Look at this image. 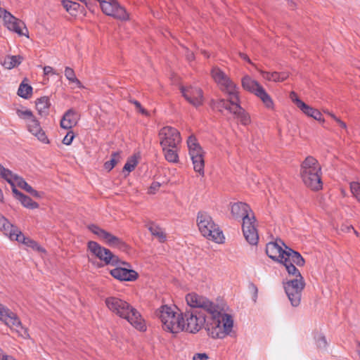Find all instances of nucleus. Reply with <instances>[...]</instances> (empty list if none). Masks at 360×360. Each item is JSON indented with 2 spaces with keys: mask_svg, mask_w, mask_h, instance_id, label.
Returning <instances> with one entry per match:
<instances>
[{
  "mask_svg": "<svg viewBox=\"0 0 360 360\" xmlns=\"http://www.w3.org/2000/svg\"><path fill=\"white\" fill-rule=\"evenodd\" d=\"M186 301L191 307V309L202 310L210 315L206 331L210 338L222 339L231 333L233 327V317L226 313L221 307L195 292L188 293L186 296Z\"/></svg>",
  "mask_w": 360,
  "mask_h": 360,
  "instance_id": "1",
  "label": "nucleus"
},
{
  "mask_svg": "<svg viewBox=\"0 0 360 360\" xmlns=\"http://www.w3.org/2000/svg\"><path fill=\"white\" fill-rule=\"evenodd\" d=\"M105 302L111 312L126 319L136 329L141 331L146 330V325L140 313L127 301L117 297H109L105 299Z\"/></svg>",
  "mask_w": 360,
  "mask_h": 360,
  "instance_id": "2",
  "label": "nucleus"
},
{
  "mask_svg": "<svg viewBox=\"0 0 360 360\" xmlns=\"http://www.w3.org/2000/svg\"><path fill=\"white\" fill-rule=\"evenodd\" d=\"M281 263L284 265L290 276H295L294 278L284 282L283 286L292 306L297 307L300 304L302 292L305 286L304 278L295 266L297 264L290 257L288 259L286 257Z\"/></svg>",
  "mask_w": 360,
  "mask_h": 360,
  "instance_id": "3",
  "label": "nucleus"
},
{
  "mask_svg": "<svg viewBox=\"0 0 360 360\" xmlns=\"http://www.w3.org/2000/svg\"><path fill=\"white\" fill-rule=\"evenodd\" d=\"M300 174L304 184L312 190L322 188L321 167L317 160L308 156L301 165Z\"/></svg>",
  "mask_w": 360,
  "mask_h": 360,
  "instance_id": "4",
  "label": "nucleus"
},
{
  "mask_svg": "<svg viewBox=\"0 0 360 360\" xmlns=\"http://www.w3.org/2000/svg\"><path fill=\"white\" fill-rule=\"evenodd\" d=\"M266 253L271 259L280 263L286 257L288 259L289 257L292 259V262L298 266H302L305 263L304 258L298 252L285 245L281 240L267 243Z\"/></svg>",
  "mask_w": 360,
  "mask_h": 360,
  "instance_id": "5",
  "label": "nucleus"
},
{
  "mask_svg": "<svg viewBox=\"0 0 360 360\" xmlns=\"http://www.w3.org/2000/svg\"><path fill=\"white\" fill-rule=\"evenodd\" d=\"M210 319V315L202 310H186L183 315L181 330H185L190 333H196L206 326Z\"/></svg>",
  "mask_w": 360,
  "mask_h": 360,
  "instance_id": "6",
  "label": "nucleus"
},
{
  "mask_svg": "<svg viewBox=\"0 0 360 360\" xmlns=\"http://www.w3.org/2000/svg\"><path fill=\"white\" fill-rule=\"evenodd\" d=\"M157 315L160 319L165 330L172 333L181 331L183 314L179 312L176 307L163 305L157 312Z\"/></svg>",
  "mask_w": 360,
  "mask_h": 360,
  "instance_id": "7",
  "label": "nucleus"
},
{
  "mask_svg": "<svg viewBox=\"0 0 360 360\" xmlns=\"http://www.w3.org/2000/svg\"><path fill=\"white\" fill-rule=\"evenodd\" d=\"M197 224L200 232L204 237L218 243L223 242L224 235L222 231L214 224L208 213L199 212L197 216Z\"/></svg>",
  "mask_w": 360,
  "mask_h": 360,
  "instance_id": "8",
  "label": "nucleus"
},
{
  "mask_svg": "<svg viewBox=\"0 0 360 360\" xmlns=\"http://www.w3.org/2000/svg\"><path fill=\"white\" fill-rule=\"evenodd\" d=\"M211 75L219 89L229 96V101H236L238 97V86L231 79L217 67L212 68Z\"/></svg>",
  "mask_w": 360,
  "mask_h": 360,
  "instance_id": "9",
  "label": "nucleus"
},
{
  "mask_svg": "<svg viewBox=\"0 0 360 360\" xmlns=\"http://www.w3.org/2000/svg\"><path fill=\"white\" fill-rule=\"evenodd\" d=\"M187 145L194 171L198 172L199 175L203 176L205 174V152L203 149L193 136L188 137L187 140Z\"/></svg>",
  "mask_w": 360,
  "mask_h": 360,
  "instance_id": "10",
  "label": "nucleus"
},
{
  "mask_svg": "<svg viewBox=\"0 0 360 360\" xmlns=\"http://www.w3.org/2000/svg\"><path fill=\"white\" fill-rule=\"evenodd\" d=\"M158 136L160 143L162 148H178L181 140L178 130L169 126L162 127L160 130Z\"/></svg>",
  "mask_w": 360,
  "mask_h": 360,
  "instance_id": "11",
  "label": "nucleus"
},
{
  "mask_svg": "<svg viewBox=\"0 0 360 360\" xmlns=\"http://www.w3.org/2000/svg\"><path fill=\"white\" fill-rule=\"evenodd\" d=\"M0 320L21 335H27V330L22 327L17 315L8 308L1 304Z\"/></svg>",
  "mask_w": 360,
  "mask_h": 360,
  "instance_id": "12",
  "label": "nucleus"
},
{
  "mask_svg": "<svg viewBox=\"0 0 360 360\" xmlns=\"http://www.w3.org/2000/svg\"><path fill=\"white\" fill-rule=\"evenodd\" d=\"M88 249L94 256L103 261L105 264L117 265L120 262L118 257L113 255L110 250L102 247L96 242L89 241L88 243Z\"/></svg>",
  "mask_w": 360,
  "mask_h": 360,
  "instance_id": "13",
  "label": "nucleus"
},
{
  "mask_svg": "<svg viewBox=\"0 0 360 360\" xmlns=\"http://www.w3.org/2000/svg\"><path fill=\"white\" fill-rule=\"evenodd\" d=\"M99 2L101 10L108 15L125 20L129 15L125 9L116 0H96Z\"/></svg>",
  "mask_w": 360,
  "mask_h": 360,
  "instance_id": "14",
  "label": "nucleus"
},
{
  "mask_svg": "<svg viewBox=\"0 0 360 360\" xmlns=\"http://www.w3.org/2000/svg\"><path fill=\"white\" fill-rule=\"evenodd\" d=\"M0 17H3L4 24L8 30L15 32L20 36H27V29L24 22L1 7Z\"/></svg>",
  "mask_w": 360,
  "mask_h": 360,
  "instance_id": "15",
  "label": "nucleus"
},
{
  "mask_svg": "<svg viewBox=\"0 0 360 360\" xmlns=\"http://www.w3.org/2000/svg\"><path fill=\"white\" fill-rule=\"evenodd\" d=\"M89 229L111 247H116L123 250L127 248L126 243L123 242L120 238L98 227L96 225H89Z\"/></svg>",
  "mask_w": 360,
  "mask_h": 360,
  "instance_id": "16",
  "label": "nucleus"
},
{
  "mask_svg": "<svg viewBox=\"0 0 360 360\" xmlns=\"http://www.w3.org/2000/svg\"><path fill=\"white\" fill-rule=\"evenodd\" d=\"M255 221L254 214L246 216L244 217L242 225L244 237L252 245H257L259 240V236L255 224Z\"/></svg>",
  "mask_w": 360,
  "mask_h": 360,
  "instance_id": "17",
  "label": "nucleus"
},
{
  "mask_svg": "<svg viewBox=\"0 0 360 360\" xmlns=\"http://www.w3.org/2000/svg\"><path fill=\"white\" fill-rule=\"evenodd\" d=\"M181 91L185 99L195 107L201 105L203 103L202 91L195 86L181 88Z\"/></svg>",
  "mask_w": 360,
  "mask_h": 360,
  "instance_id": "18",
  "label": "nucleus"
},
{
  "mask_svg": "<svg viewBox=\"0 0 360 360\" xmlns=\"http://www.w3.org/2000/svg\"><path fill=\"white\" fill-rule=\"evenodd\" d=\"M231 213L233 218H241L243 220L244 219L245 217L252 216V214H254L250 206L248 204L242 202H238L231 204Z\"/></svg>",
  "mask_w": 360,
  "mask_h": 360,
  "instance_id": "19",
  "label": "nucleus"
},
{
  "mask_svg": "<svg viewBox=\"0 0 360 360\" xmlns=\"http://www.w3.org/2000/svg\"><path fill=\"white\" fill-rule=\"evenodd\" d=\"M110 274L120 281H131L136 279L138 274L131 269L123 267H117L110 271Z\"/></svg>",
  "mask_w": 360,
  "mask_h": 360,
  "instance_id": "20",
  "label": "nucleus"
},
{
  "mask_svg": "<svg viewBox=\"0 0 360 360\" xmlns=\"http://www.w3.org/2000/svg\"><path fill=\"white\" fill-rule=\"evenodd\" d=\"M79 119V115L73 109L68 110L60 121V127L69 129L75 127Z\"/></svg>",
  "mask_w": 360,
  "mask_h": 360,
  "instance_id": "21",
  "label": "nucleus"
},
{
  "mask_svg": "<svg viewBox=\"0 0 360 360\" xmlns=\"http://www.w3.org/2000/svg\"><path fill=\"white\" fill-rule=\"evenodd\" d=\"M27 128L30 132L34 135L40 141L44 143H49V139L45 132L41 129L39 122L35 117L27 122Z\"/></svg>",
  "mask_w": 360,
  "mask_h": 360,
  "instance_id": "22",
  "label": "nucleus"
},
{
  "mask_svg": "<svg viewBox=\"0 0 360 360\" xmlns=\"http://www.w3.org/2000/svg\"><path fill=\"white\" fill-rule=\"evenodd\" d=\"M230 102L232 103L231 113L234 114L243 124H248L250 122V117L240 105L239 97H237V100L236 101H231Z\"/></svg>",
  "mask_w": 360,
  "mask_h": 360,
  "instance_id": "23",
  "label": "nucleus"
},
{
  "mask_svg": "<svg viewBox=\"0 0 360 360\" xmlns=\"http://www.w3.org/2000/svg\"><path fill=\"white\" fill-rule=\"evenodd\" d=\"M12 191L15 198L18 200L24 207L30 209L38 207L39 205L37 202H34L29 196L24 195L16 188H13Z\"/></svg>",
  "mask_w": 360,
  "mask_h": 360,
  "instance_id": "24",
  "label": "nucleus"
},
{
  "mask_svg": "<svg viewBox=\"0 0 360 360\" xmlns=\"http://www.w3.org/2000/svg\"><path fill=\"white\" fill-rule=\"evenodd\" d=\"M241 85L245 90L254 94L255 95L256 94L257 91L262 86L259 84V82L252 79L249 75H245L242 78Z\"/></svg>",
  "mask_w": 360,
  "mask_h": 360,
  "instance_id": "25",
  "label": "nucleus"
},
{
  "mask_svg": "<svg viewBox=\"0 0 360 360\" xmlns=\"http://www.w3.org/2000/svg\"><path fill=\"white\" fill-rule=\"evenodd\" d=\"M210 105L213 110L223 112L224 110H227L231 112L232 103L230 102L229 98L226 101L224 99H212Z\"/></svg>",
  "mask_w": 360,
  "mask_h": 360,
  "instance_id": "26",
  "label": "nucleus"
},
{
  "mask_svg": "<svg viewBox=\"0 0 360 360\" xmlns=\"http://www.w3.org/2000/svg\"><path fill=\"white\" fill-rule=\"evenodd\" d=\"M255 96L260 98V100L262 101L266 108L269 109L274 108V101L263 86H262L261 88H259V90L257 91Z\"/></svg>",
  "mask_w": 360,
  "mask_h": 360,
  "instance_id": "27",
  "label": "nucleus"
},
{
  "mask_svg": "<svg viewBox=\"0 0 360 360\" xmlns=\"http://www.w3.org/2000/svg\"><path fill=\"white\" fill-rule=\"evenodd\" d=\"M22 60V58L20 56H7L2 64L6 69L11 70L19 65Z\"/></svg>",
  "mask_w": 360,
  "mask_h": 360,
  "instance_id": "28",
  "label": "nucleus"
},
{
  "mask_svg": "<svg viewBox=\"0 0 360 360\" xmlns=\"http://www.w3.org/2000/svg\"><path fill=\"white\" fill-rule=\"evenodd\" d=\"M302 108L301 110L307 116L313 117L314 120L320 121V122H324V120L322 119V115L319 110L317 109H315L307 104L302 105Z\"/></svg>",
  "mask_w": 360,
  "mask_h": 360,
  "instance_id": "29",
  "label": "nucleus"
},
{
  "mask_svg": "<svg viewBox=\"0 0 360 360\" xmlns=\"http://www.w3.org/2000/svg\"><path fill=\"white\" fill-rule=\"evenodd\" d=\"M49 105V98L47 96L41 97L36 101V108L40 115L46 113Z\"/></svg>",
  "mask_w": 360,
  "mask_h": 360,
  "instance_id": "30",
  "label": "nucleus"
},
{
  "mask_svg": "<svg viewBox=\"0 0 360 360\" xmlns=\"http://www.w3.org/2000/svg\"><path fill=\"white\" fill-rule=\"evenodd\" d=\"M0 174L2 178H4L13 188H15V178L17 176V174H13L11 170L4 167L1 165H0Z\"/></svg>",
  "mask_w": 360,
  "mask_h": 360,
  "instance_id": "31",
  "label": "nucleus"
},
{
  "mask_svg": "<svg viewBox=\"0 0 360 360\" xmlns=\"http://www.w3.org/2000/svg\"><path fill=\"white\" fill-rule=\"evenodd\" d=\"M8 236L11 240H16L22 244H25L28 238L16 226L13 228Z\"/></svg>",
  "mask_w": 360,
  "mask_h": 360,
  "instance_id": "32",
  "label": "nucleus"
},
{
  "mask_svg": "<svg viewBox=\"0 0 360 360\" xmlns=\"http://www.w3.org/2000/svg\"><path fill=\"white\" fill-rule=\"evenodd\" d=\"M178 148H162L165 159L170 162H177L179 160V155L177 153Z\"/></svg>",
  "mask_w": 360,
  "mask_h": 360,
  "instance_id": "33",
  "label": "nucleus"
},
{
  "mask_svg": "<svg viewBox=\"0 0 360 360\" xmlns=\"http://www.w3.org/2000/svg\"><path fill=\"white\" fill-rule=\"evenodd\" d=\"M32 92V87L27 84H25L24 81L20 84L18 95L23 98H28Z\"/></svg>",
  "mask_w": 360,
  "mask_h": 360,
  "instance_id": "34",
  "label": "nucleus"
},
{
  "mask_svg": "<svg viewBox=\"0 0 360 360\" xmlns=\"http://www.w3.org/2000/svg\"><path fill=\"white\" fill-rule=\"evenodd\" d=\"M65 76L70 82L74 83L77 87L82 88V85L80 81L76 77L75 71L73 69L69 67H66L65 70Z\"/></svg>",
  "mask_w": 360,
  "mask_h": 360,
  "instance_id": "35",
  "label": "nucleus"
},
{
  "mask_svg": "<svg viewBox=\"0 0 360 360\" xmlns=\"http://www.w3.org/2000/svg\"><path fill=\"white\" fill-rule=\"evenodd\" d=\"M148 229L153 236L158 238L160 242H164L166 240L165 233L160 227L153 224L150 226Z\"/></svg>",
  "mask_w": 360,
  "mask_h": 360,
  "instance_id": "36",
  "label": "nucleus"
},
{
  "mask_svg": "<svg viewBox=\"0 0 360 360\" xmlns=\"http://www.w3.org/2000/svg\"><path fill=\"white\" fill-rule=\"evenodd\" d=\"M13 227L14 226L11 224L7 219L0 214V230L3 231L6 236L9 234Z\"/></svg>",
  "mask_w": 360,
  "mask_h": 360,
  "instance_id": "37",
  "label": "nucleus"
},
{
  "mask_svg": "<svg viewBox=\"0 0 360 360\" xmlns=\"http://www.w3.org/2000/svg\"><path fill=\"white\" fill-rule=\"evenodd\" d=\"M120 153L115 152L113 153L111 155V158L109 161H107L104 164V167L105 169L110 171L120 161Z\"/></svg>",
  "mask_w": 360,
  "mask_h": 360,
  "instance_id": "38",
  "label": "nucleus"
},
{
  "mask_svg": "<svg viewBox=\"0 0 360 360\" xmlns=\"http://www.w3.org/2000/svg\"><path fill=\"white\" fill-rule=\"evenodd\" d=\"M61 2L66 11L70 12L72 15H75L74 12L77 11L80 6L78 3L70 0H62Z\"/></svg>",
  "mask_w": 360,
  "mask_h": 360,
  "instance_id": "39",
  "label": "nucleus"
},
{
  "mask_svg": "<svg viewBox=\"0 0 360 360\" xmlns=\"http://www.w3.org/2000/svg\"><path fill=\"white\" fill-rule=\"evenodd\" d=\"M16 113L20 118L26 120L27 122L34 117L30 110H17Z\"/></svg>",
  "mask_w": 360,
  "mask_h": 360,
  "instance_id": "40",
  "label": "nucleus"
},
{
  "mask_svg": "<svg viewBox=\"0 0 360 360\" xmlns=\"http://www.w3.org/2000/svg\"><path fill=\"white\" fill-rule=\"evenodd\" d=\"M137 164H138V161L136 159V158L131 157L125 163V165L123 167V170L130 172L134 169V168L136 167Z\"/></svg>",
  "mask_w": 360,
  "mask_h": 360,
  "instance_id": "41",
  "label": "nucleus"
},
{
  "mask_svg": "<svg viewBox=\"0 0 360 360\" xmlns=\"http://www.w3.org/2000/svg\"><path fill=\"white\" fill-rule=\"evenodd\" d=\"M289 77V74L286 72H273L272 82H281L285 80Z\"/></svg>",
  "mask_w": 360,
  "mask_h": 360,
  "instance_id": "42",
  "label": "nucleus"
},
{
  "mask_svg": "<svg viewBox=\"0 0 360 360\" xmlns=\"http://www.w3.org/2000/svg\"><path fill=\"white\" fill-rule=\"evenodd\" d=\"M351 191L353 195L360 200V184L358 182H352L350 185Z\"/></svg>",
  "mask_w": 360,
  "mask_h": 360,
  "instance_id": "43",
  "label": "nucleus"
},
{
  "mask_svg": "<svg viewBox=\"0 0 360 360\" xmlns=\"http://www.w3.org/2000/svg\"><path fill=\"white\" fill-rule=\"evenodd\" d=\"M290 98L292 100V101L297 105L298 108L300 110L302 108V105H305L306 103H304L302 101H301L298 96H297L296 93L294 91H292L290 94Z\"/></svg>",
  "mask_w": 360,
  "mask_h": 360,
  "instance_id": "44",
  "label": "nucleus"
},
{
  "mask_svg": "<svg viewBox=\"0 0 360 360\" xmlns=\"http://www.w3.org/2000/svg\"><path fill=\"white\" fill-rule=\"evenodd\" d=\"M23 189L34 197H36V198L41 197L40 193L38 191H37L36 190L33 189L32 187L30 186L28 184H26V186L23 188Z\"/></svg>",
  "mask_w": 360,
  "mask_h": 360,
  "instance_id": "45",
  "label": "nucleus"
},
{
  "mask_svg": "<svg viewBox=\"0 0 360 360\" xmlns=\"http://www.w3.org/2000/svg\"><path fill=\"white\" fill-rule=\"evenodd\" d=\"M74 134L72 131H69L63 139V143L65 145H70L74 139Z\"/></svg>",
  "mask_w": 360,
  "mask_h": 360,
  "instance_id": "46",
  "label": "nucleus"
},
{
  "mask_svg": "<svg viewBox=\"0 0 360 360\" xmlns=\"http://www.w3.org/2000/svg\"><path fill=\"white\" fill-rule=\"evenodd\" d=\"M14 183H15V186H18V187H20V188L23 189V188L26 186V184H27L23 178H22L21 176H19L18 175L17 176H15V181H14Z\"/></svg>",
  "mask_w": 360,
  "mask_h": 360,
  "instance_id": "47",
  "label": "nucleus"
},
{
  "mask_svg": "<svg viewBox=\"0 0 360 360\" xmlns=\"http://www.w3.org/2000/svg\"><path fill=\"white\" fill-rule=\"evenodd\" d=\"M316 343L319 347L325 348L327 345V341L324 336L319 335L316 339Z\"/></svg>",
  "mask_w": 360,
  "mask_h": 360,
  "instance_id": "48",
  "label": "nucleus"
},
{
  "mask_svg": "<svg viewBox=\"0 0 360 360\" xmlns=\"http://www.w3.org/2000/svg\"><path fill=\"white\" fill-rule=\"evenodd\" d=\"M160 184L159 182H153L148 189V193L150 194H154L160 188Z\"/></svg>",
  "mask_w": 360,
  "mask_h": 360,
  "instance_id": "49",
  "label": "nucleus"
},
{
  "mask_svg": "<svg viewBox=\"0 0 360 360\" xmlns=\"http://www.w3.org/2000/svg\"><path fill=\"white\" fill-rule=\"evenodd\" d=\"M262 77L268 81H272L273 72H266L263 70L259 71Z\"/></svg>",
  "mask_w": 360,
  "mask_h": 360,
  "instance_id": "50",
  "label": "nucleus"
},
{
  "mask_svg": "<svg viewBox=\"0 0 360 360\" xmlns=\"http://www.w3.org/2000/svg\"><path fill=\"white\" fill-rule=\"evenodd\" d=\"M207 359L208 356L205 353H197L193 357V360H207Z\"/></svg>",
  "mask_w": 360,
  "mask_h": 360,
  "instance_id": "51",
  "label": "nucleus"
},
{
  "mask_svg": "<svg viewBox=\"0 0 360 360\" xmlns=\"http://www.w3.org/2000/svg\"><path fill=\"white\" fill-rule=\"evenodd\" d=\"M133 103L135 105L136 109L141 112L142 113L143 115H148V112L147 111L142 108L141 103L137 101H133Z\"/></svg>",
  "mask_w": 360,
  "mask_h": 360,
  "instance_id": "52",
  "label": "nucleus"
},
{
  "mask_svg": "<svg viewBox=\"0 0 360 360\" xmlns=\"http://www.w3.org/2000/svg\"><path fill=\"white\" fill-rule=\"evenodd\" d=\"M44 73L45 75H49L50 74L58 75L51 66H45L44 68Z\"/></svg>",
  "mask_w": 360,
  "mask_h": 360,
  "instance_id": "53",
  "label": "nucleus"
},
{
  "mask_svg": "<svg viewBox=\"0 0 360 360\" xmlns=\"http://www.w3.org/2000/svg\"><path fill=\"white\" fill-rule=\"evenodd\" d=\"M25 245L28 246V247H30L33 249H37L38 248V245L37 243L34 241L33 240L30 239V238H27V242L25 243Z\"/></svg>",
  "mask_w": 360,
  "mask_h": 360,
  "instance_id": "54",
  "label": "nucleus"
},
{
  "mask_svg": "<svg viewBox=\"0 0 360 360\" xmlns=\"http://www.w3.org/2000/svg\"><path fill=\"white\" fill-rule=\"evenodd\" d=\"M0 359L1 360H15V359H13L12 356H8V355H4L2 354V351L1 349H0Z\"/></svg>",
  "mask_w": 360,
  "mask_h": 360,
  "instance_id": "55",
  "label": "nucleus"
},
{
  "mask_svg": "<svg viewBox=\"0 0 360 360\" xmlns=\"http://www.w3.org/2000/svg\"><path fill=\"white\" fill-rule=\"evenodd\" d=\"M335 122L340 125V127H342L343 129L347 128L346 124L344 122H342L341 120H340L339 118H335Z\"/></svg>",
  "mask_w": 360,
  "mask_h": 360,
  "instance_id": "56",
  "label": "nucleus"
},
{
  "mask_svg": "<svg viewBox=\"0 0 360 360\" xmlns=\"http://www.w3.org/2000/svg\"><path fill=\"white\" fill-rule=\"evenodd\" d=\"M240 56L242 59L247 60L248 63H251L250 58H248V56L246 54H245L243 53H240Z\"/></svg>",
  "mask_w": 360,
  "mask_h": 360,
  "instance_id": "57",
  "label": "nucleus"
},
{
  "mask_svg": "<svg viewBox=\"0 0 360 360\" xmlns=\"http://www.w3.org/2000/svg\"><path fill=\"white\" fill-rule=\"evenodd\" d=\"M326 113H327L328 115H330L335 121V118H338L334 114L328 112V111H325Z\"/></svg>",
  "mask_w": 360,
  "mask_h": 360,
  "instance_id": "58",
  "label": "nucleus"
},
{
  "mask_svg": "<svg viewBox=\"0 0 360 360\" xmlns=\"http://www.w3.org/2000/svg\"><path fill=\"white\" fill-rule=\"evenodd\" d=\"M187 58L189 60H193V58H194L193 53H188Z\"/></svg>",
  "mask_w": 360,
  "mask_h": 360,
  "instance_id": "59",
  "label": "nucleus"
},
{
  "mask_svg": "<svg viewBox=\"0 0 360 360\" xmlns=\"http://www.w3.org/2000/svg\"><path fill=\"white\" fill-rule=\"evenodd\" d=\"M356 351L360 357V343L359 342L357 343Z\"/></svg>",
  "mask_w": 360,
  "mask_h": 360,
  "instance_id": "60",
  "label": "nucleus"
},
{
  "mask_svg": "<svg viewBox=\"0 0 360 360\" xmlns=\"http://www.w3.org/2000/svg\"><path fill=\"white\" fill-rule=\"evenodd\" d=\"M4 200V195L1 189L0 188V202H3Z\"/></svg>",
  "mask_w": 360,
  "mask_h": 360,
  "instance_id": "61",
  "label": "nucleus"
},
{
  "mask_svg": "<svg viewBox=\"0 0 360 360\" xmlns=\"http://www.w3.org/2000/svg\"><path fill=\"white\" fill-rule=\"evenodd\" d=\"M354 233H355V234H356V236H359V233H358L356 231H354Z\"/></svg>",
  "mask_w": 360,
  "mask_h": 360,
  "instance_id": "62",
  "label": "nucleus"
},
{
  "mask_svg": "<svg viewBox=\"0 0 360 360\" xmlns=\"http://www.w3.org/2000/svg\"><path fill=\"white\" fill-rule=\"evenodd\" d=\"M122 264L128 266L127 263L122 262Z\"/></svg>",
  "mask_w": 360,
  "mask_h": 360,
  "instance_id": "63",
  "label": "nucleus"
}]
</instances>
